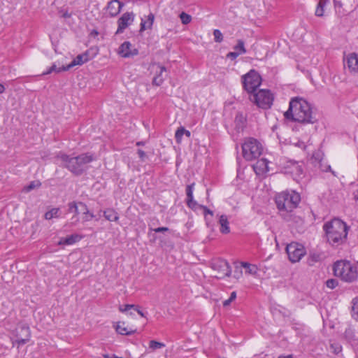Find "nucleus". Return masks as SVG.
I'll return each instance as SVG.
<instances>
[{
	"mask_svg": "<svg viewBox=\"0 0 358 358\" xmlns=\"http://www.w3.org/2000/svg\"><path fill=\"white\" fill-rule=\"evenodd\" d=\"M323 257L324 254L322 252L314 250H310L307 258V264L309 266H313L315 263L321 262Z\"/></svg>",
	"mask_w": 358,
	"mask_h": 358,
	"instance_id": "obj_18",
	"label": "nucleus"
},
{
	"mask_svg": "<svg viewBox=\"0 0 358 358\" xmlns=\"http://www.w3.org/2000/svg\"><path fill=\"white\" fill-rule=\"evenodd\" d=\"M155 20V15L150 13L148 15V21H144L143 19L141 22L140 32L144 31L147 29H151Z\"/></svg>",
	"mask_w": 358,
	"mask_h": 358,
	"instance_id": "obj_24",
	"label": "nucleus"
},
{
	"mask_svg": "<svg viewBox=\"0 0 358 358\" xmlns=\"http://www.w3.org/2000/svg\"><path fill=\"white\" fill-rule=\"evenodd\" d=\"M88 53L87 52L78 55L76 58L73 59V61L68 64L67 66H63L62 70L63 71H69L72 67L76 66V65H82L84 63L87 62L89 60Z\"/></svg>",
	"mask_w": 358,
	"mask_h": 358,
	"instance_id": "obj_15",
	"label": "nucleus"
},
{
	"mask_svg": "<svg viewBox=\"0 0 358 358\" xmlns=\"http://www.w3.org/2000/svg\"><path fill=\"white\" fill-rule=\"evenodd\" d=\"M241 268H242L241 266V268H238V266L236 267V268L234 270V278L238 279L242 275Z\"/></svg>",
	"mask_w": 358,
	"mask_h": 358,
	"instance_id": "obj_47",
	"label": "nucleus"
},
{
	"mask_svg": "<svg viewBox=\"0 0 358 358\" xmlns=\"http://www.w3.org/2000/svg\"><path fill=\"white\" fill-rule=\"evenodd\" d=\"M143 145H144V142H143V141H138L136 143V145H138V146Z\"/></svg>",
	"mask_w": 358,
	"mask_h": 358,
	"instance_id": "obj_57",
	"label": "nucleus"
},
{
	"mask_svg": "<svg viewBox=\"0 0 358 358\" xmlns=\"http://www.w3.org/2000/svg\"><path fill=\"white\" fill-rule=\"evenodd\" d=\"M194 186V182L187 185V187H186L187 199H189V198L191 199V198L194 197L193 196Z\"/></svg>",
	"mask_w": 358,
	"mask_h": 358,
	"instance_id": "obj_41",
	"label": "nucleus"
},
{
	"mask_svg": "<svg viewBox=\"0 0 358 358\" xmlns=\"http://www.w3.org/2000/svg\"><path fill=\"white\" fill-rule=\"evenodd\" d=\"M286 173H290L294 177L300 176L303 173V169L298 162L289 160L287 162V165L285 167Z\"/></svg>",
	"mask_w": 358,
	"mask_h": 358,
	"instance_id": "obj_14",
	"label": "nucleus"
},
{
	"mask_svg": "<svg viewBox=\"0 0 358 358\" xmlns=\"http://www.w3.org/2000/svg\"><path fill=\"white\" fill-rule=\"evenodd\" d=\"M183 135H186L187 137H190L191 132L185 129L183 127H180L177 129L175 134V138L178 143L181 141Z\"/></svg>",
	"mask_w": 358,
	"mask_h": 358,
	"instance_id": "obj_27",
	"label": "nucleus"
},
{
	"mask_svg": "<svg viewBox=\"0 0 358 358\" xmlns=\"http://www.w3.org/2000/svg\"><path fill=\"white\" fill-rule=\"evenodd\" d=\"M141 317H145V313L141 310L140 306L136 310Z\"/></svg>",
	"mask_w": 358,
	"mask_h": 358,
	"instance_id": "obj_52",
	"label": "nucleus"
},
{
	"mask_svg": "<svg viewBox=\"0 0 358 358\" xmlns=\"http://www.w3.org/2000/svg\"><path fill=\"white\" fill-rule=\"evenodd\" d=\"M104 217L110 222H117L119 220L118 213L113 208H107L103 211Z\"/></svg>",
	"mask_w": 358,
	"mask_h": 358,
	"instance_id": "obj_23",
	"label": "nucleus"
},
{
	"mask_svg": "<svg viewBox=\"0 0 358 358\" xmlns=\"http://www.w3.org/2000/svg\"><path fill=\"white\" fill-rule=\"evenodd\" d=\"M165 347V344L162 342H159L155 340H152L149 343L148 350L150 352L155 351L157 349H160Z\"/></svg>",
	"mask_w": 358,
	"mask_h": 358,
	"instance_id": "obj_32",
	"label": "nucleus"
},
{
	"mask_svg": "<svg viewBox=\"0 0 358 358\" xmlns=\"http://www.w3.org/2000/svg\"><path fill=\"white\" fill-rule=\"evenodd\" d=\"M137 153H138V157L141 159V161H145V159L147 157L146 153L143 150H142L141 149L138 150Z\"/></svg>",
	"mask_w": 358,
	"mask_h": 358,
	"instance_id": "obj_46",
	"label": "nucleus"
},
{
	"mask_svg": "<svg viewBox=\"0 0 358 358\" xmlns=\"http://www.w3.org/2000/svg\"><path fill=\"white\" fill-rule=\"evenodd\" d=\"M344 337L350 343L355 342L358 340L355 330L351 327H348L345 329L344 332Z\"/></svg>",
	"mask_w": 358,
	"mask_h": 358,
	"instance_id": "obj_25",
	"label": "nucleus"
},
{
	"mask_svg": "<svg viewBox=\"0 0 358 358\" xmlns=\"http://www.w3.org/2000/svg\"><path fill=\"white\" fill-rule=\"evenodd\" d=\"M279 215L285 222L301 225L303 220L296 215L294 210L301 201V196L295 191H285L278 194L275 199Z\"/></svg>",
	"mask_w": 358,
	"mask_h": 358,
	"instance_id": "obj_1",
	"label": "nucleus"
},
{
	"mask_svg": "<svg viewBox=\"0 0 358 358\" xmlns=\"http://www.w3.org/2000/svg\"><path fill=\"white\" fill-rule=\"evenodd\" d=\"M117 53L122 57L130 58L138 55V50L134 48L129 41H124L122 43L117 50Z\"/></svg>",
	"mask_w": 358,
	"mask_h": 358,
	"instance_id": "obj_12",
	"label": "nucleus"
},
{
	"mask_svg": "<svg viewBox=\"0 0 358 358\" xmlns=\"http://www.w3.org/2000/svg\"><path fill=\"white\" fill-rule=\"evenodd\" d=\"M82 238L83 237L78 234H71L67 237L61 238L59 241L57 243V245H73V244L78 242L79 241H80L82 239Z\"/></svg>",
	"mask_w": 358,
	"mask_h": 358,
	"instance_id": "obj_20",
	"label": "nucleus"
},
{
	"mask_svg": "<svg viewBox=\"0 0 358 358\" xmlns=\"http://www.w3.org/2000/svg\"><path fill=\"white\" fill-rule=\"evenodd\" d=\"M123 6L124 3L119 0H111L108 3L107 10L111 17H115L120 13Z\"/></svg>",
	"mask_w": 358,
	"mask_h": 358,
	"instance_id": "obj_17",
	"label": "nucleus"
},
{
	"mask_svg": "<svg viewBox=\"0 0 358 358\" xmlns=\"http://www.w3.org/2000/svg\"><path fill=\"white\" fill-rule=\"evenodd\" d=\"M243 157L248 161L257 159L262 153V144L254 138H245L242 145Z\"/></svg>",
	"mask_w": 358,
	"mask_h": 358,
	"instance_id": "obj_6",
	"label": "nucleus"
},
{
	"mask_svg": "<svg viewBox=\"0 0 358 358\" xmlns=\"http://www.w3.org/2000/svg\"><path fill=\"white\" fill-rule=\"evenodd\" d=\"M250 99L259 108L268 109L271 107L273 101V96L268 90H260L254 92Z\"/></svg>",
	"mask_w": 358,
	"mask_h": 358,
	"instance_id": "obj_8",
	"label": "nucleus"
},
{
	"mask_svg": "<svg viewBox=\"0 0 358 358\" xmlns=\"http://www.w3.org/2000/svg\"><path fill=\"white\" fill-rule=\"evenodd\" d=\"M243 89L249 94H253L262 83V77L255 69H251L241 77Z\"/></svg>",
	"mask_w": 358,
	"mask_h": 358,
	"instance_id": "obj_7",
	"label": "nucleus"
},
{
	"mask_svg": "<svg viewBox=\"0 0 358 358\" xmlns=\"http://www.w3.org/2000/svg\"><path fill=\"white\" fill-rule=\"evenodd\" d=\"M69 212L75 213V215L71 219L74 220V222H77L78 221L77 215L79 214V212L76 202L73 201L69 203Z\"/></svg>",
	"mask_w": 358,
	"mask_h": 358,
	"instance_id": "obj_31",
	"label": "nucleus"
},
{
	"mask_svg": "<svg viewBox=\"0 0 358 358\" xmlns=\"http://www.w3.org/2000/svg\"><path fill=\"white\" fill-rule=\"evenodd\" d=\"M236 298V292H232L230 294V296L228 299L223 301V306L226 307L230 305V303L235 300Z\"/></svg>",
	"mask_w": 358,
	"mask_h": 358,
	"instance_id": "obj_44",
	"label": "nucleus"
},
{
	"mask_svg": "<svg viewBox=\"0 0 358 358\" xmlns=\"http://www.w3.org/2000/svg\"><path fill=\"white\" fill-rule=\"evenodd\" d=\"M241 55L238 52H230L227 55V58L234 60Z\"/></svg>",
	"mask_w": 358,
	"mask_h": 358,
	"instance_id": "obj_45",
	"label": "nucleus"
},
{
	"mask_svg": "<svg viewBox=\"0 0 358 358\" xmlns=\"http://www.w3.org/2000/svg\"><path fill=\"white\" fill-rule=\"evenodd\" d=\"M352 315L358 320V297L355 298L352 301Z\"/></svg>",
	"mask_w": 358,
	"mask_h": 358,
	"instance_id": "obj_37",
	"label": "nucleus"
},
{
	"mask_svg": "<svg viewBox=\"0 0 358 358\" xmlns=\"http://www.w3.org/2000/svg\"><path fill=\"white\" fill-rule=\"evenodd\" d=\"M329 2V0H320L316 10H315V15L317 17H322L324 15V8Z\"/></svg>",
	"mask_w": 358,
	"mask_h": 358,
	"instance_id": "obj_26",
	"label": "nucleus"
},
{
	"mask_svg": "<svg viewBox=\"0 0 358 358\" xmlns=\"http://www.w3.org/2000/svg\"><path fill=\"white\" fill-rule=\"evenodd\" d=\"M134 20V14L132 12H126L118 19V27L115 34H122Z\"/></svg>",
	"mask_w": 358,
	"mask_h": 358,
	"instance_id": "obj_13",
	"label": "nucleus"
},
{
	"mask_svg": "<svg viewBox=\"0 0 358 358\" xmlns=\"http://www.w3.org/2000/svg\"><path fill=\"white\" fill-rule=\"evenodd\" d=\"M133 307H131V309H134L135 311L137 310V308L139 307L138 305L131 304Z\"/></svg>",
	"mask_w": 358,
	"mask_h": 358,
	"instance_id": "obj_55",
	"label": "nucleus"
},
{
	"mask_svg": "<svg viewBox=\"0 0 358 358\" xmlns=\"http://www.w3.org/2000/svg\"><path fill=\"white\" fill-rule=\"evenodd\" d=\"M6 88L3 84H0V94H2L4 92Z\"/></svg>",
	"mask_w": 358,
	"mask_h": 358,
	"instance_id": "obj_54",
	"label": "nucleus"
},
{
	"mask_svg": "<svg viewBox=\"0 0 358 358\" xmlns=\"http://www.w3.org/2000/svg\"><path fill=\"white\" fill-rule=\"evenodd\" d=\"M199 208L203 210L205 219H206V222H208V215L213 217V212L211 210H210L209 208H208L206 206H203V205L199 206Z\"/></svg>",
	"mask_w": 358,
	"mask_h": 358,
	"instance_id": "obj_40",
	"label": "nucleus"
},
{
	"mask_svg": "<svg viewBox=\"0 0 358 358\" xmlns=\"http://www.w3.org/2000/svg\"><path fill=\"white\" fill-rule=\"evenodd\" d=\"M211 268L219 273V278L231 275V269L227 261L223 259H217L211 263Z\"/></svg>",
	"mask_w": 358,
	"mask_h": 358,
	"instance_id": "obj_11",
	"label": "nucleus"
},
{
	"mask_svg": "<svg viewBox=\"0 0 358 358\" xmlns=\"http://www.w3.org/2000/svg\"><path fill=\"white\" fill-rule=\"evenodd\" d=\"M131 307H133L130 304H125L124 306H120L119 308L120 311L124 313L131 309Z\"/></svg>",
	"mask_w": 358,
	"mask_h": 358,
	"instance_id": "obj_48",
	"label": "nucleus"
},
{
	"mask_svg": "<svg viewBox=\"0 0 358 358\" xmlns=\"http://www.w3.org/2000/svg\"><path fill=\"white\" fill-rule=\"evenodd\" d=\"M219 224H220V232L224 234L230 232L229 222L227 215H222L219 219Z\"/></svg>",
	"mask_w": 358,
	"mask_h": 358,
	"instance_id": "obj_22",
	"label": "nucleus"
},
{
	"mask_svg": "<svg viewBox=\"0 0 358 358\" xmlns=\"http://www.w3.org/2000/svg\"><path fill=\"white\" fill-rule=\"evenodd\" d=\"M286 252L290 262H298L306 255V251L304 246L296 242H292L286 247Z\"/></svg>",
	"mask_w": 358,
	"mask_h": 358,
	"instance_id": "obj_9",
	"label": "nucleus"
},
{
	"mask_svg": "<svg viewBox=\"0 0 358 358\" xmlns=\"http://www.w3.org/2000/svg\"><path fill=\"white\" fill-rule=\"evenodd\" d=\"M158 67L159 71L157 72V75L153 78L152 80V85L156 86H160L167 76L166 74L164 75V73L166 72V67L159 64L158 65Z\"/></svg>",
	"mask_w": 358,
	"mask_h": 358,
	"instance_id": "obj_19",
	"label": "nucleus"
},
{
	"mask_svg": "<svg viewBox=\"0 0 358 358\" xmlns=\"http://www.w3.org/2000/svg\"><path fill=\"white\" fill-rule=\"evenodd\" d=\"M56 159L61 161L62 166L69 170L74 176H80L87 170V164L95 160V157L90 152L73 156L59 152L56 155Z\"/></svg>",
	"mask_w": 358,
	"mask_h": 358,
	"instance_id": "obj_3",
	"label": "nucleus"
},
{
	"mask_svg": "<svg viewBox=\"0 0 358 358\" xmlns=\"http://www.w3.org/2000/svg\"><path fill=\"white\" fill-rule=\"evenodd\" d=\"M284 116L287 120L301 124H314L317 120V114L312 106L300 97L291 99Z\"/></svg>",
	"mask_w": 358,
	"mask_h": 358,
	"instance_id": "obj_2",
	"label": "nucleus"
},
{
	"mask_svg": "<svg viewBox=\"0 0 358 358\" xmlns=\"http://www.w3.org/2000/svg\"><path fill=\"white\" fill-rule=\"evenodd\" d=\"M338 285L336 279L331 278L326 281V285L329 289H334Z\"/></svg>",
	"mask_w": 358,
	"mask_h": 358,
	"instance_id": "obj_42",
	"label": "nucleus"
},
{
	"mask_svg": "<svg viewBox=\"0 0 358 358\" xmlns=\"http://www.w3.org/2000/svg\"><path fill=\"white\" fill-rule=\"evenodd\" d=\"M61 17L65 19L69 18L71 17V14L69 13L68 11H64V13H62Z\"/></svg>",
	"mask_w": 358,
	"mask_h": 358,
	"instance_id": "obj_51",
	"label": "nucleus"
},
{
	"mask_svg": "<svg viewBox=\"0 0 358 358\" xmlns=\"http://www.w3.org/2000/svg\"><path fill=\"white\" fill-rule=\"evenodd\" d=\"M64 71L62 68H57V66L53 64L46 71L43 72L42 76L50 74L52 72H61Z\"/></svg>",
	"mask_w": 358,
	"mask_h": 358,
	"instance_id": "obj_39",
	"label": "nucleus"
},
{
	"mask_svg": "<svg viewBox=\"0 0 358 358\" xmlns=\"http://www.w3.org/2000/svg\"><path fill=\"white\" fill-rule=\"evenodd\" d=\"M328 243L334 247L343 244L347 239L348 227L338 218H334L323 225Z\"/></svg>",
	"mask_w": 358,
	"mask_h": 358,
	"instance_id": "obj_4",
	"label": "nucleus"
},
{
	"mask_svg": "<svg viewBox=\"0 0 358 358\" xmlns=\"http://www.w3.org/2000/svg\"><path fill=\"white\" fill-rule=\"evenodd\" d=\"M15 340L13 341V345H17L19 348L20 345L26 344L31 338V331L27 324H19L15 330Z\"/></svg>",
	"mask_w": 358,
	"mask_h": 358,
	"instance_id": "obj_10",
	"label": "nucleus"
},
{
	"mask_svg": "<svg viewBox=\"0 0 358 358\" xmlns=\"http://www.w3.org/2000/svg\"><path fill=\"white\" fill-rule=\"evenodd\" d=\"M346 65L351 73L358 74V54L350 53L347 57Z\"/></svg>",
	"mask_w": 358,
	"mask_h": 358,
	"instance_id": "obj_16",
	"label": "nucleus"
},
{
	"mask_svg": "<svg viewBox=\"0 0 358 358\" xmlns=\"http://www.w3.org/2000/svg\"><path fill=\"white\" fill-rule=\"evenodd\" d=\"M235 52H238L240 55L244 54L246 52V50L245 48L244 42L242 40H238L237 45L234 47Z\"/></svg>",
	"mask_w": 358,
	"mask_h": 358,
	"instance_id": "obj_34",
	"label": "nucleus"
},
{
	"mask_svg": "<svg viewBox=\"0 0 358 358\" xmlns=\"http://www.w3.org/2000/svg\"><path fill=\"white\" fill-rule=\"evenodd\" d=\"M59 211V208H53L45 213L44 217L45 220H51L53 217H58Z\"/></svg>",
	"mask_w": 358,
	"mask_h": 358,
	"instance_id": "obj_33",
	"label": "nucleus"
},
{
	"mask_svg": "<svg viewBox=\"0 0 358 358\" xmlns=\"http://www.w3.org/2000/svg\"><path fill=\"white\" fill-rule=\"evenodd\" d=\"M41 184L39 182L37 183V186H39ZM36 187V182L32 181L29 183V185L27 187V190L30 191L34 189Z\"/></svg>",
	"mask_w": 358,
	"mask_h": 358,
	"instance_id": "obj_49",
	"label": "nucleus"
},
{
	"mask_svg": "<svg viewBox=\"0 0 358 358\" xmlns=\"http://www.w3.org/2000/svg\"><path fill=\"white\" fill-rule=\"evenodd\" d=\"M241 267L246 269L245 272L248 274H256L257 272V267L255 264H251L248 262H241Z\"/></svg>",
	"mask_w": 358,
	"mask_h": 358,
	"instance_id": "obj_28",
	"label": "nucleus"
},
{
	"mask_svg": "<svg viewBox=\"0 0 358 358\" xmlns=\"http://www.w3.org/2000/svg\"><path fill=\"white\" fill-rule=\"evenodd\" d=\"M78 204L83 208L84 212L83 214L85 215V216L83 217L84 222H88L92 218H94L95 216L92 213H90L88 210V208L87 205L83 202H79Z\"/></svg>",
	"mask_w": 358,
	"mask_h": 358,
	"instance_id": "obj_30",
	"label": "nucleus"
},
{
	"mask_svg": "<svg viewBox=\"0 0 358 358\" xmlns=\"http://www.w3.org/2000/svg\"><path fill=\"white\" fill-rule=\"evenodd\" d=\"M214 39L215 42L220 43L223 40L222 32L219 29H215L213 31Z\"/></svg>",
	"mask_w": 358,
	"mask_h": 358,
	"instance_id": "obj_43",
	"label": "nucleus"
},
{
	"mask_svg": "<svg viewBox=\"0 0 358 358\" xmlns=\"http://www.w3.org/2000/svg\"><path fill=\"white\" fill-rule=\"evenodd\" d=\"M90 35L91 36H96L99 35V32L96 30V29H93L92 30V31L90 32Z\"/></svg>",
	"mask_w": 358,
	"mask_h": 358,
	"instance_id": "obj_53",
	"label": "nucleus"
},
{
	"mask_svg": "<svg viewBox=\"0 0 358 358\" xmlns=\"http://www.w3.org/2000/svg\"><path fill=\"white\" fill-rule=\"evenodd\" d=\"M334 273L336 276L347 282H352L358 278L357 268L352 266L350 262L341 260L334 264Z\"/></svg>",
	"mask_w": 358,
	"mask_h": 358,
	"instance_id": "obj_5",
	"label": "nucleus"
},
{
	"mask_svg": "<svg viewBox=\"0 0 358 358\" xmlns=\"http://www.w3.org/2000/svg\"><path fill=\"white\" fill-rule=\"evenodd\" d=\"M329 351L338 355L342 351V346L338 343H332L329 345Z\"/></svg>",
	"mask_w": 358,
	"mask_h": 358,
	"instance_id": "obj_35",
	"label": "nucleus"
},
{
	"mask_svg": "<svg viewBox=\"0 0 358 358\" xmlns=\"http://www.w3.org/2000/svg\"><path fill=\"white\" fill-rule=\"evenodd\" d=\"M331 170V166H328L327 167V169H324V171H330Z\"/></svg>",
	"mask_w": 358,
	"mask_h": 358,
	"instance_id": "obj_58",
	"label": "nucleus"
},
{
	"mask_svg": "<svg viewBox=\"0 0 358 358\" xmlns=\"http://www.w3.org/2000/svg\"><path fill=\"white\" fill-rule=\"evenodd\" d=\"M278 358H294L292 355H287V356H280Z\"/></svg>",
	"mask_w": 358,
	"mask_h": 358,
	"instance_id": "obj_56",
	"label": "nucleus"
},
{
	"mask_svg": "<svg viewBox=\"0 0 358 358\" xmlns=\"http://www.w3.org/2000/svg\"><path fill=\"white\" fill-rule=\"evenodd\" d=\"M169 230V229L168 227H157V228H155L153 229V231L156 233L165 232V231H168Z\"/></svg>",
	"mask_w": 358,
	"mask_h": 358,
	"instance_id": "obj_50",
	"label": "nucleus"
},
{
	"mask_svg": "<svg viewBox=\"0 0 358 358\" xmlns=\"http://www.w3.org/2000/svg\"><path fill=\"white\" fill-rule=\"evenodd\" d=\"M116 331L121 335H131L136 331V329H129L125 327V322H118L115 327Z\"/></svg>",
	"mask_w": 358,
	"mask_h": 358,
	"instance_id": "obj_21",
	"label": "nucleus"
},
{
	"mask_svg": "<svg viewBox=\"0 0 358 358\" xmlns=\"http://www.w3.org/2000/svg\"><path fill=\"white\" fill-rule=\"evenodd\" d=\"M186 203L187 206L194 210H196L197 208H199V206H201V204H199L196 201L194 200V197L191 199H187Z\"/></svg>",
	"mask_w": 358,
	"mask_h": 358,
	"instance_id": "obj_36",
	"label": "nucleus"
},
{
	"mask_svg": "<svg viewBox=\"0 0 358 358\" xmlns=\"http://www.w3.org/2000/svg\"><path fill=\"white\" fill-rule=\"evenodd\" d=\"M180 18L181 20V22L183 24H189L191 20H192V17L190 15L185 13V12H182L180 14Z\"/></svg>",
	"mask_w": 358,
	"mask_h": 358,
	"instance_id": "obj_38",
	"label": "nucleus"
},
{
	"mask_svg": "<svg viewBox=\"0 0 358 358\" xmlns=\"http://www.w3.org/2000/svg\"><path fill=\"white\" fill-rule=\"evenodd\" d=\"M254 169H259L262 172L268 171V161L266 159H261L254 166Z\"/></svg>",
	"mask_w": 358,
	"mask_h": 358,
	"instance_id": "obj_29",
	"label": "nucleus"
}]
</instances>
